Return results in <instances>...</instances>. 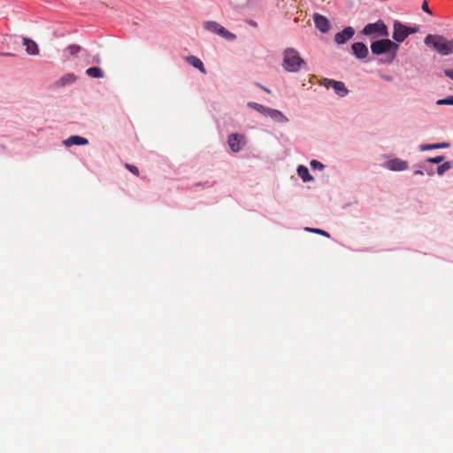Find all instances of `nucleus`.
I'll list each match as a JSON object with an SVG mask.
<instances>
[{
	"instance_id": "nucleus-24",
	"label": "nucleus",
	"mask_w": 453,
	"mask_h": 453,
	"mask_svg": "<svg viewBox=\"0 0 453 453\" xmlns=\"http://www.w3.org/2000/svg\"><path fill=\"white\" fill-rule=\"evenodd\" d=\"M66 50L71 55H76L78 52H80L81 46L77 44H72L69 45Z\"/></svg>"
},
{
	"instance_id": "nucleus-12",
	"label": "nucleus",
	"mask_w": 453,
	"mask_h": 453,
	"mask_svg": "<svg viewBox=\"0 0 453 453\" xmlns=\"http://www.w3.org/2000/svg\"><path fill=\"white\" fill-rule=\"evenodd\" d=\"M352 52L353 54L360 59H363L368 55V48L363 42H355L352 44Z\"/></svg>"
},
{
	"instance_id": "nucleus-21",
	"label": "nucleus",
	"mask_w": 453,
	"mask_h": 453,
	"mask_svg": "<svg viewBox=\"0 0 453 453\" xmlns=\"http://www.w3.org/2000/svg\"><path fill=\"white\" fill-rule=\"evenodd\" d=\"M248 106L256 110L257 111L260 112L264 116H266V113L268 111L269 107H265L260 104L254 103V102H249Z\"/></svg>"
},
{
	"instance_id": "nucleus-3",
	"label": "nucleus",
	"mask_w": 453,
	"mask_h": 453,
	"mask_svg": "<svg viewBox=\"0 0 453 453\" xmlns=\"http://www.w3.org/2000/svg\"><path fill=\"white\" fill-rule=\"evenodd\" d=\"M397 49L398 45L389 39L379 40L372 42L371 45V50L375 55H380L386 52L393 51L391 59L395 58Z\"/></svg>"
},
{
	"instance_id": "nucleus-19",
	"label": "nucleus",
	"mask_w": 453,
	"mask_h": 453,
	"mask_svg": "<svg viewBox=\"0 0 453 453\" xmlns=\"http://www.w3.org/2000/svg\"><path fill=\"white\" fill-rule=\"evenodd\" d=\"M87 75L92 78H103L104 73L99 67H90L86 70Z\"/></svg>"
},
{
	"instance_id": "nucleus-2",
	"label": "nucleus",
	"mask_w": 453,
	"mask_h": 453,
	"mask_svg": "<svg viewBox=\"0 0 453 453\" xmlns=\"http://www.w3.org/2000/svg\"><path fill=\"white\" fill-rule=\"evenodd\" d=\"M303 59L293 48H288L284 51L283 67L288 72H297L304 65Z\"/></svg>"
},
{
	"instance_id": "nucleus-34",
	"label": "nucleus",
	"mask_w": 453,
	"mask_h": 453,
	"mask_svg": "<svg viewBox=\"0 0 453 453\" xmlns=\"http://www.w3.org/2000/svg\"><path fill=\"white\" fill-rule=\"evenodd\" d=\"M261 88H262L263 90H265V92H267V93H271V90H270V89H268V88H265V87L261 86Z\"/></svg>"
},
{
	"instance_id": "nucleus-9",
	"label": "nucleus",
	"mask_w": 453,
	"mask_h": 453,
	"mask_svg": "<svg viewBox=\"0 0 453 453\" xmlns=\"http://www.w3.org/2000/svg\"><path fill=\"white\" fill-rule=\"evenodd\" d=\"M355 30L352 27H347L334 35V41L338 44H343L353 37Z\"/></svg>"
},
{
	"instance_id": "nucleus-32",
	"label": "nucleus",
	"mask_w": 453,
	"mask_h": 453,
	"mask_svg": "<svg viewBox=\"0 0 453 453\" xmlns=\"http://www.w3.org/2000/svg\"><path fill=\"white\" fill-rule=\"evenodd\" d=\"M382 78L388 81H392V77L391 76H387V75H384L382 76Z\"/></svg>"
},
{
	"instance_id": "nucleus-5",
	"label": "nucleus",
	"mask_w": 453,
	"mask_h": 453,
	"mask_svg": "<svg viewBox=\"0 0 453 453\" xmlns=\"http://www.w3.org/2000/svg\"><path fill=\"white\" fill-rule=\"evenodd\" d=\"M204 28L210 32L215 33L221 37L232 41L235 39V35L226 29L224 27L215 21H206L204 23Z\"/></svg>"
},
{
	"instance_id": "nucleus-31",
	"label": "nucleus",
	"mask_w": 453,
	"mask_h": 453,
	"mask_svg": "<svg viewBox=\"0 0 453 453\" xmlns=\"http://www.w3.org/2000/svg\"><path fill=\"white\" fill-rule=\"evenodd\" d=\"M444 74L449 77V79L453 80V70L451 69H446L444 70Z\"/></svg>"
},
{
	"instance_id": "nucleus-15",
	"label": "nucleus",
	"mask_w": 453,
	"mask_h": 453,
	"mask_svg": "<svg viewBox=\"0 0 453 453\" xmlns=\"http://www.w3.org/2000/svg\"><path fill=\"white\" fill-rule=\"evenodd\" d=\"M23 44L26 46V51L30 55H38L39 49L35 42L27 37L23 38Z\"/></svg>"
},
{
	"instance_id": "nucleus-28",
	"label": "nucleus",
	"mask_w": 453,
	"mask_h": 453,
	"mask_svg": "<svg viewBox=\"0 0 453 453\" xmlns=\"http://www.w3.org/2000/svg\"><path fill=\"white\" fill-rule=\"evenodd\" d=\"M125 166H126V168H127V170H129L132 173L135 174L136 176H138V175H139V170H138V168H137L135 165H130V164H126V165H125Z\"/></svg>"
},
{
	"instance_id": "nucleus-13",
	"label": "nucleus",
	"mask_w": 453,
	"mask_h": 453,
	"mask_svg": "<svg viewBox=\"0 0 453 453\" xmlns=\"http://www.w3.org/2000/svg\"><path fill=\"white\" fill-rule=\"evenodd\" d=\"M266 117L271 118L276 123H287L288 119L279 110L269 108Z\"/></svg>"
},
{
	"instance_id": "nucleus-17",
	"label": "nucleus",
	"mask_w": 453,
	"mask_h": 453,
	"mask_svg": "<svg viewBox=\"0 0 453 453\" xmlns=\"http://www.w3.org/2000/svg\"><path fill=\"white\" fill-rule=\"evenodd\" d=\"M186 60L189 65L198 69L202 73H206L203 63L198 58L195 56H189L186 58Z\"/></svg>"
},
{
	"instance_id": "nucleus-6",
	"label": "nucleus",
	"mask_w": 453,
	"mask_h": 453,
	"mask_svg": "<svg viewBox=\"0 0 453 453\" xmlns=\"http://www.w3.org/2000/svg\"><path fill=\"white\" fill-rule=\"evenodd\" d=\"M363 34L365 35L386 36L388 35V28L383 21L378 20L375 23L367 24L363 29Z\"/></svg>"
},
{
	"instance_id": "nucleus-8",
	"label": "nucleus",
	"mask_w": 453,
	"mask_h": 453,
	"mask_svg": "<svg viewBox=\"0 0 453 453\" xmlns=\"http://www.w3.org/2000/svg\"><path fill=\"white\" fill-rule=\"evenodd\" d=\"M325 86L326 88L332 87L335 93L340 96H345L349 90L345 87V84L342 81H334V80H325Z\"/></svg>"
},
{
	"instance_id": "nucleus-22",
	"label": "nucleus",
	"mask_w": 453,
	"mask_h": 453,
	"mask_svg": "<svg viewBox=\"0 0 453 453\" xmlns=\"http://www.w3.org/2000/svg\"><path fill=\"white\" fill-rule=\"evenodd\" d=\"M449 143L447 142H441V143H435V144H424L420 146V150H434V149H442V148H448Z\"/></svg>"
},
{
	"instance_id": "nucleus-1",
	"label": "nucleus",
	"mask_w": 453,
	"mask_h": 453,
	"mask_svg": "<svg viewBox=\"0 0 453 453\" xmlns=\"http://www.w3.org/2000/svg\"><path fill=\"white\" fill-rule=\"evenodd\" d=\"M424 42L441 55L448 56L453 52V40L448 41L441 35H428L425 37Z\"/></svg>"
},
{
	"instance_id": "nucleus-27",
	"label": "nucleus",
	"mask_w": 453,
	"mask_h": 453,
	"mask_svg": "<svg viewBox=\"0 0 453 453\" xmlns=\"http://www.w3.org/2000/svg\"><path fill=\"white\" fill-rule=\"evenodd\" d=\"M443 160H444V157L443 156H437L435 157H429V158H427V162L433 163V164H440Z\"/></svg>"
},
{
	"instance_id": "nucleus-4",
	"label": "nucleus",
	"mask_w": 453,
	"mask_h": 453,
	"mask_svg": "<svg viewBox=\"0 0 453 453\" xmlns=\"http://www.w3.org/2000/svg\"><path fill=\"white\" fill-rule=\"evenodd\" d=\"M392 37L397 42H403L411 34L418 32V27H408L400 21H395L393 25Z\"/></svg>"
},
{
	"instance_id": "nucleus-35",
	"label": "nucleus",
	"mask_w": 453,
	"mask_h": 453,
	"mask_svg": "<svg viewBox=\"0 0 453 453\" xmlns=\"http://www.w3.org/2000/svg\"><path fill=\"white\" fill-rule=\"evenodd\" d=\"M2 55L11 56L12 54L11 53H3Z\"/></svg>"
},
{
	"instance_id": "nucleus-29",
	"label": "nucleus",
	"mask_w": 453,
	"mask_h": 453,
	"mask_svg": "<svg viewBox=\"0 0 453 453\" xmlns=\"http://www.w3.org/2000/svg\"><path fill=\"white\" fill-rule=\"evenodd\" d=\"M311 166L316 170V169H319V170H322L324 168V165L317 160H312L311 162Z\"/></svg>"
},
{
	"instance_id": "nucleus-30",
	"label": "nucleus",
	"mask_w": 453,
	"mask_h": 453,
	"mask_svg": "<svg viewBox=\"0 0 453 453\" xmlns=\"http://www.w3.org/2000/svg\"><path fill=\"white\" fill-rule=\"evenodd\" d=\"M422 10L429 14H432V12L430 11L428 7V4L426 1H424L421 6Z\"/></svg>"
},
{
	"instance_id": "nucleus-11",
	"label": "nucleus",
	"mask_w": 453,
	"mask_h": 453,
	"mask_svg": "<svg viewBox=\"0 0 453 453\" xmlns=\"http://www.w3.org/2000/svg\"><path fill=\"white\" fill-rule=\"evenodd\" d=\"M386 166L391 171H404L408 169L409 165L404 160L395 158L388 161Z\"/></svg>"
},
{
	"instance_id": "nucleus-20",
	"label": "nucleus",
	"mask_w": 453,
	"mask_h": 453,
	"mask_svg": "<svg viewBox=\"0 0 453 453\" xmlns=\"http://www.w3.org/2000/svg\"><path fill=\"white\" fill-rule=\"evenodd\" d=\"M248 106L256 110L257 111L260 112L264 116H266V113L268 111L269 107H265L260 104L254 103V102H249Z\"/></svg>"
},
{
	"instance_id": "nucleus-16",
	"label": "nucleus",
	"mask_w": 453,
	"mask_h": 453,
	"mask_svg": "<svg viewBox=\"0 0 453 453\" xmlns=\"http://www.w3.org/2000/svg\"><path fill=\"white\" fill-rule=\"evenodd\" d=\"M64 143L65 146L87 145L88 143V140L81 136L72 135L67 140H65Z\"/></svg>"
},
{
	"instance_id": "nucleus-26",
	"label": "nucleus",
	"mask_w": 453,
	"mask_h": 453,
	"mask_svg": "<svg viewBox=\"0 0 453 453\" xmlns=\"http://www.w3.org/2000/svg\"><path fill=\"white\" fill-rule=\"evenodd\" d=\"M306 230L309 231V232H311V233H316V234H319L329 237V234L328 233H326L324 230L319 229V228H310V227H307Z\"/></svg>"
},
{
	"instance_id": "nucleus-18",
	"label": "nucleus",
	"mask_w": 453,
	"mask_h": 453,
	"mask_svg": "<svg viewBox=\"0 0 453 453\" xmlns=\"http://www.w3.org/2000/svg\"><path fill=\"white\" fill-rule=\"evenodd\" d=\"M297 173L303 182H307L313 180V177L311 175L308 168L304 165L298 166Z\"/></svg>"
},
{
	"instance_id": "nucleus-36",
	"label": "nucleus",
	"mask_w": 453,
	"mask_h": 453,
	"mask_svg": "<svg viewBox=\"0 0 453 453\" xmlns=\"http://www.w3.org/2000/svg\"><path fill=\"white\" fill-rule=\"evenodd\" d=\"M96 63H99V62H100L99 58H97L96 59Z\"/></svg>"
},
{
	"instance_id": "nucleus-7",
	"label": "nucleus",
	"mask_w": 453,
	"mask_h": 453,
	"mask_svg": "<svg viewBox=\"0 0 453 453\" xmlns=\"http://www.w3.org/2000/svg\"><path fill=\"white\" fill-rule=\"evenodd\" d=\"M227 143L233 152H238L244 144V136L239 134H232L228 136Z\"/></svg>"
},
{
	"instance_id": "nucleus-33",
	"label": "nucleus",
	"mask_w": 453,
	"mask_h": 453,
	"mask_svg": "<svg viewBox=\"0 0 453 453\" xmlns=\"http://www.w3.org/2000/svg\"><path fill=\"white\" fill-rule=\"evenodd\" d=\"M414 174H417V175H423V174H424V173H423L422 171H420V170H417V171H415V172H414Z\"/></svg>"
},
{
	"instance_id": "nucleus-23",
	"label": "nucleus",
	"mask_w": 453,
	"mask_h": 453,
	"mask_svg": "<svg viewBox=\"0 0 453 453\" xmlns=\"http://www.w3.org/2000/svg\"><path fill=\"white\" fill-rule=\"evenodd\" d=\"M451 167L452 164L450 162H445L437 167V173L439 175H442L446 171L449 170Z\"/></svg>"
},
{
	"instance_id": "nucleus-10",
	"label": "nucleus",
	"mask_w": 453,
	"mask_h": 453,
	"mask_svg": "<svg viewBox=\"0 0 453 453\" xmlns=\"http://www.w3.org/2000/svg\"><path fill=\"white\" fill-rule=\"evenodd\" d=\"M314 23L316 27L322 33H326L330 29V24L328 19L320 14H314L313 16Z\"/></svg>"
},
{
	"instance_id": "nucleus-14",
	"label": "nucleus",
	"mask_w": 453,
	"mask_h": 453,
	"mask_svg": "<svg viewBox=\"0 0 453 453\" xmlns=\"http://www.w3.org/2000/svg\"><path fill=\"white\" fill-rule=\"evenodd\" d=\"M77 78L73 73H66L55 82L58 88L65 87L73 84L76 81Z\"/></svg>"
},
{
	"instance_id": "nucleus-25",
	"label": "nucleus",
	"mask_w": 453,
	"mask_h": 453,
	"mask_svg": "<svg viewBox=\"0 0 453 453\" xmlns=\"http://www.w3.org/2000/svg\"><path fill=\"white\" fill-rule=\"evenodd\" d=\"M437 104L439 105H442V104H449V105H453V96H449L445 99H440L437 101Z\"/></svg>"
}]
</instances>
